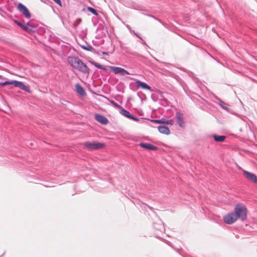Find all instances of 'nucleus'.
Instances as JSON below:
<instances>
[{"mask_svg": "<svg viewBox=\"0 0 257 257\" xmlns=\"http://www.w3.org/2000/svg\"><path fill=\"white\" fill-rule=\"evenodd\" d=\"M164 119H155V120H153V121L155 122L156 123H164Z\"/></svg>", "mask_w": 257, "mask_h": 257, "instance_id": "nucleus-22", "label": "nucleus"}, {"mask_svg": "<svg viewBox=\"0 0 257 257\" xmlns=\"http://www.w3.org/2000/svg\"><path fill=\"white\" fill-rule=\"evenodd\" d=\"M234 212L238 219L239 218L242 221L246 219L247 210L245 206L243 204H237L235 206Z\"/></svg>", "mask_w": 257, "mask_h": 257, "instance_id": "nucleus-2", "label": "nucleus"}, {"mask_svg": "<svg viewBox=\"0 0 257 257\" xmlns=\"http://www.w3.org/2000/svg\"><path fill=\"white\" fill-rule=\"evenodd\" d=\"M109 69L110 70L113 72L115 74H119L121 75L130 74L128 71L120 67L110 66Z\"/></svg>", "mask_w": 257, "mask_h": 257, "instance_id": "nucleus-7", "label": "nucleus"}, {"mask_svg": "<svg viewBox=\"0 0 257 257\" xmlns=\"http://www.w3.org/2000/svg\"><path fill=\"white\" fill-rule=\"evenodd\" d=\"M91 63L99 69L102 68V66L98 63L94 61H91Z\"/></svg>", "mask_w": 257, "mask_h": 257, "instance_id": "nucleus-20", "label": "nucleus"}, {"mask_svg": "<svg viewBox=\"0 0 257 257\" xmlns=\"http://www.w3.org/2000/svg\"><path fill=\"white\" fill-rule=\"evenodd\" d=\"M238 218H237L234 212H230L226 215L224 218L223 220L224 222L228 224H231L235 222Z\"/></svg>", "mask_w": 257, "mask_h": 257, "instance_id": "nucleus-5", "label": "nucleus"}, {"mask_svg": "<svg viewBox=\"0 0 257 257\" xmlns=\"http://www.w3.org/2000/svg\"><path fill=\"white\" fill-rule=\"evenodd\" d=\"M158 130L161 134L169 135L170 134L169 128L166 126H159L158 127Z\"/></svg>", "mask_w": 257, "mask_h": 257, "instance_id": "nucleus-14", "label": "nucleus"}, {"mask_svg": "<svg viewBox=\"0 0 257 257\" xmlns=\"http://www.w3.org/2000/svg\"><path fill=\"white\" fill-rule=\"evenodd\" d=\"M103 55H107V53L106 52H103Z\"/></svg>", "mask_w": 257, "mask_h": 257, "instance_id": "nucleus-27", "label": "nucleus"}, {"mask_svg": "<svg viewBox=\"0 0 257 257\" xmlns=\"http://www.w3.org/2000/svg\"><path fill=\"white\" fill-rule=\"evenodd\" d=\"M111 103L115 107L120 109V110L122 109V107L119 105L115 103L114 101H111Z\"/></svg>", "mask_w": 257, "mask_h": 257, "instance_id": "nucleus-21", "label": "nucleus"}, {"mask_svg": "<svg viewBox=\"0 0 257 257\" xmlns=\"http://www.w3.org/2000/svg\"><path fill=\"white\" fill-rule=\"evenodd\" d=\"M76 92L80 95L83 96L85 94V92L83 88L79 84H77L75 86Z\"/></svg>", "mask_w": 257, "mask_h": 257, "instance_id": "nucleus-15", "label": "nucleus"}, {"mask_svg": "<svg viewBox=\"0 0 257 257\" xmlns=\"http://www.w3.org/2000/svg\"><path fill=\"white\" fill-rule=\"evenodd\" d=\"M8 84H13L15 86L19 87L21 89L25 90L28 92H30L31 90L29 86L25 85L23 83L20 81L13 80L11 81H6L5 82L0 83V85L5 86Z\"/></svg>", "mask_w": 257, "mask_h": 257, "instance_id": "nucleus-3", "label": "nucleus"}, {"mask_svg": "<svg viewBox=\"0 0 257 257\" xmlns=\"http://www.w3.org/2000/svg\"><path fill=\"white\" fill-rule=\"evenodd\" d=\"M164 123H165V124L173 125L174 123V121L173 119H164Z\"/></svg>", "mask_w": 257, "mask_h": 257, "instance_id": "nucleus-19", "label": "nucleus"}, {"mask_svg": "<svg viewBox=\"0 0 257 257\" xmlns=\"http://www.w3.org/2000/svg\"><path fill=\"white\" fill-rule=\"evenodd\" d=\"M100 69H102L103 70H106V68L102 66V68H100Z\"/></svg>", "mask_w": 257, "mask_h": 257, "instance_id": "nucleus-26", "label": "nucleus"}, {"mask_svg": "<svg viewBox=\"0 0 257 257\" xmlns=\"http://www.w3.org/2000/svg\"><path fill=\"white\" fill-rule=\"evenodd\" d=\"M176 117L178 124L180 126L183 127L184 124V118L183 114L179 112L176 114Z\"/></svg>", "mask_w": 257, "mask_h": 257, "instance_id": "nucleus-11", "label": "nucleus"}, {"mask_svg": "<svg viewBox=\"0 0 257 257\" xmlns=\"http://www.w3.org/2000/svg\"><path fill=\"white\" fill-rule=\"evenodd\" d=\"M223 108H224V109H227V108H226V107H225V106H224V107H223Z\"/></svg>", "mask_w": 257, "mask_h": 257, "instance_id": "nucleus-28", "label": "nucleus"}, {"mask_svg": "<svg viewBox=\"0 0 257 257\" xmlns=\"http://www.w3.org/2000/svg\"><path fill=\"white\" fill-rule=\"evenodd\" d=\"M84 147L89 150H99L104 148L105 144L96 142H85L83 144Z\"/></svg>", "mask_w": 257, "mask_h": 257, "instance_id": "nucleus-4", "label": "nucleus"}, {"mask_svg": "<svg viewBox=\"0 0 257 257\" xmlns=\"http://www.w3.org/2000/svg\"><path fill=\"white\" fill-rule=\"evenodd\" d=\"M95 118L98 122H100L102 124H106L108 122L107 118L104 115H102L100 114H95Z\"/></svg>", "mask_w": 257, "mask_h": 257, "instance_id": "nucleus-9", "label": "nucleus"}, {"mask_svg": "<svg viewBox=\"0 0 257 257\" xmlns=\"http://www.w3.org/2000/svg\"><path fill=\"white\" fill-rule=\"evenodd\" d=\"M14 22H15V23L16 24H17L19 26H21V23H20L19 22H18V21H17V20H15V21H14Z\"/></svg>", "mask_w": 257, "mask_h": 257, "instance_id": "nucleus-24", "label": "nucleus"}, {"mask_svg": "<svg viewBox=\"0 0 257 257\" xmlns=\"http://www.w3.org/2000/svg\"><path fill=\"white\" fill-rule=\"evenodd\" d=\"M243 174L247 179L257 184V177L254 174L245 170L243 171Z\"/></svg>", "mask_w": 257, "mask_h": 257, "instance_id": "nucleus-8", "label": "nucleus"}, {"mask_svg": "<svg viewBox=\"0 0 257 257\" xmlns=\"http://www.w3.org/2000/svg\"><path fill=\"white\" fill-rule=\"evenodd\" d=\"M18 9L27 18H30L31 16V13L28 9L24 5L20 3L18 5Z\"/></svg>", "mask_w": 257, "mask_h": 257, "instance_id": "nucleus-6", "label": "nucleus"}, {"mask_svg": "<svg viewBox=\"0 0 257 257\" xmlns=\"http://www.w3.org/2000/svg\"><path fill=\"white\" fill-rule=\"evenodd\" d=\"M136 83L137 84L138 87H140L142 88L145 89L151 90V87L143 82H142L140 80H137Z\"/></svg>", "mask_w": 257, "mask_h": 257, "instance_id": "nucleus-13", "label": "nucleus"}, {"mask_svg": "<svg viewBox=\"0 0 257 257\" xmlns=\"http://www.w3.org/2000/svg\"><path fill=\"white\" fill-rule=\"evenodd\" d=\"M87 10L89 12H90L91 13H92L93 14L95 15V16H97L98 15V14H97L96 11L94 9H93L92 8L88 7V8H87Z\"/></svg>", "mask_w": 257, "mask_h": 257, "instance_id": "nucleus-18", "label": "nucleus"}, {"mask_svg": "<svg viewBox=\"0 0 257 257\" xmlns=\"http://www.w3.org/2000/svg\"><path fill=\"white\" fill-rule=\"evenodd\" d=\"M68 63L74 69L84 73L88 74L89 69L79 58L75 56H69L67 58Z\"/></svg>", "mask_w": 257, "mask_h": 257, "instance_id": "nucleus-1", "label": "nucleus"}, {"mask_svg": "<svg viewBox=\"0 0 257 257\" xmlns=\"http://www.w3.org/2000/svg\"><path fill=\"white\" fill-rule=\"evenodd\" d=\"M81 21V19H78L76 22H77V24H78L79 23H80Z\"/></svg>", "mask_w": 257, "mask_h": 257, "instance_id": "nucleus-25", "label": "nucleus"}, {"mask_svg": "<svg viewBox=\"0 0 257 257\" xmlns=\"http://www.w3.org/2000/svg\"><path fill=\"white\" fill-rule=\"evenodd\" d=\"M56 4H58L59 6H62V3L61 0H53Z\"/></svg>", "mask_w": 257, "mask_h": 257, "instance_id": "nucleus-23", "label": "nucleus"}, {"mask_svg": "<svg viewBox=\"0 0 257 257\" xmlns=\"http://www.w3.org/2000/svg\"><path fill=\"white\" fill-rule=\"evenodd\" d=\"M140 146L143 148H145L149 150H156L157 147L149 143H141Z\"/></svg>", "mask_w": 257, "mask_h": 257, "instance_id": "nucleus-12", "label": "nucleus"}, {"mask_svg": "<svg viewBox=\"0 0 257 257\" xmlns=\"http://www.w3.org/2000/svg\"><path fill=\"white\" fill-rule=\"evenodd\" d=\"M120 110H121L120 113L123 115L126 116V117L132 119L136 121L139 120V119L138 118L132 115L131 114H130V113L128 111L125 110L124 109L122 108V109Z\"/></svg>", "mask_w": 257, "mask_h": 257, "instance_id": "nucleus-10", "label": "nucleus"}, {"mask_svg": "<svg viewBox=\"0 0 257 257\" xmlns=\"http://www.w3.org/2000/svg\"><path fill=\"white\" fill-rule=\"evenodd\" d=\"M213 138L216 142H222L225 139V137L224 136H217L215 135L213 136Z\"/></svg>", "mask_w": 257, "mask_h": 257, "instance_id": "nucleus-17", "label": "nucleus"}, {"mask_svg": "<svg viewBox=\"0 0 257 257\" xmlns=\"http://www.w3.org/2000/svg\"><path fill=\"white\" fill-rule=\"evenodd\" d=\"M20 27L27 32L30 33L32 31V27L29 24L23 25L21 23V26Z\"/></svg>", "mask_w": 257, "mask_h": 257, "instance_id": "nucleus-16", "label": "nucleus"}]
</instances>
